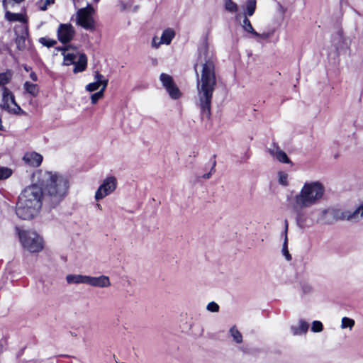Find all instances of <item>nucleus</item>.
<instances>
[{
  "instance_id": "obj_1",
  "label": "nucleus",
  "mask_w": 363,
  "mask_h": 363,
  "mask_svg": "<svg viewBox=\"0 0 363 363\" xmlns=\"http://www.w3.org/2000/svg\"><path fill=\"white\" fill-rule=\"evenodd\" d=\"M325 191V186L320 181H307L294 196H287L288 206L295 214L298 228L307 229L320 222L319 218H314L316 211L307 209L318 203L323 199Z\"/></svg>"
},
{
  "instance_id": "obj_2",
  "label": "nucleus",
  "mask_w": 363,
  "mask_h": 363,
  "mask_svg": "<svg viewBox=\"0 0 363 363\" xmlns=\"http://www.w3.org/2000/svg\"><path fill=\"white\" fill-rule=\"evenodd\" d=\"M212 52L206 44L199 48L198 63L201 66V77L197 82L198 97L202 111L209 114L211 98L216 83Z\"/></svg>"
},
{
  "instance_id": "obj_3",
  "label": "nucleus",
  "mask_w": 363,
  "mask_h": 363,
  "mask_svg": "<svg viewBox=\"0 0 363 363\" xmlns=\"http://www.w3.org/2000/svg\"><path fill=\"white\" fill-rule=\"evenodd\" d=\"M31 182H36L38 186L43 188L45 194L57 203L67 196L69 189V179L56 172L36 170L32 174Z\"/></svg>"
},
{
  "instance_id": "obj_4",
  "label": "nucleus",
  "mask_w": 363,
  "mask_h": 363,
  "mask_svg": "<svg viewBox=\"0 0 363 363\" xmlns=\"http://www.w3.org/2000/svg\"><path fill=\"white\" fill-rule=\"evenodd\" d=\"M43 191L36 182L26 186L21 193L16 213L23 220H30L37 216L42 207Z\"/></svg>"
},
{
  "instance_id": "obj_5",
  "label": "nucleus",
  "mask_w": 363,
  "mask_h": 363,
  "mask_svg": "<svg viewBox=\"0 0 363 363\" xmlns=\"http://www.w3.org/2000/svg\"><path fill=\"white\" fill-rule=\"evenodd\" d=\"M19 241L23 249L30 253H39L44 249L45 242L43 237L36 231L30 229L16 228Z\"/></svg>"
},
{
  "instance_id": "obj_6",
  "label": "nucleus",
  "mask_w": 363,
  "mask_h": 363,
  "mask_svg": "<svg viewBox=\"0 0 363 363\" xmlns=\"http://www.w3.org/2000/svg\"><path fill=\"white\" fill-rule=\"evenodd\" d=\"M62 51V55L64 57L63 65L69 66L74 65V72H83L87 65V57L85 54L81 53L77 50L69 51L67 48L60 49Z\"/></svg>"
},
{
  "instance_id": "obj_7",
  "label": "nucleus",
  "mask_w": 363,
  "mask_h": 363,
  "mask_svg": "<svg viewBox=\"0 0 363 363\" xmlns=\"http://www.w3.org/2000/svg\"><path fill=\"white\" fill-rule=\"evenodd\" d=\"M118 181L116 177L108 176L104 178L94 194L96 201L112 194L117 189Z\"/></svg>"
},
{
  "instance_id": "obj_8",
  "label": "nucleus",
  "mask_w": 363,
  "mask_h": 363,
  "mask_svg": "<svg viewBox=\"0 0 363 363\" xmlns=\"http://www.w3.org/2000/svg\"><path fill=\"white\" fill-rule=\"evenodd\" d=\"M94 9L89 5L79 9L76 13V23L86 30H94Z\"/></svg>"
},
{
  "instance_id": "obj_9",
  "label": "nucleus",
  "mask_w": 363,
  "mask_h": 363,
  "mask_svg": "<svg viewBox=\"0 0 363 363\" xmlns=\"http://www.w3.org/2000/svg\"><path fill=\"white\" fill-rule=\"evenodd\" d=\"M1 106L3 109L13 114H21L23 111L16 104L14 96L11 91L6 87L2 89V103Z\"/></svg>"
},
{
  "instance_id": "obj_10",
  "label": "nucleus",
  "mask_w": 363,
  "mask_h": 363,
  "mask_svg": "<svg viewBox=\"0 0 363 363\" xmlns=\"http://www.w3.org/2000/svg\"><path fill=\"white\" fill-rule=\"evenodd\" d=\"M333 216L336 220L358 222L363 218L362 209H359V207H357L354 211L340 209L334 210L333 211Z\"/></svg>"
},
{
  "instance_id": "obj_11",
  "label": "nucleus",
  "mask_w": 363,
  "mask_h": 363,
  "mask_svg": "<svg viewBox=\"0 0 363 363\" xmlns=\"http://www.w3.org/2000/svg\"><path fill=\"white\" fill-rule=\"evenodd\" d=\"M160 79L171 99L176 100L181 97L182 92L174 82L172 76L162 73L160 76Z\"/></svg>"
},
{
  "instance_id": "obj_12",
  "label": "nucleus",
  "mask_w": 363,
  "mask_h": 363,
  "mask_svg": "<svg viewBox=\"0 0 363 363\" xmlns=\"http://www.w3.org/2000/svg\"><path fill=\"white\" fill-rule=\"evenodd\" d=\"M56 33L58 40L61 43L65 44L74 39L76 30L71 23H60L57 28Z\"/></svg>"
},
{
  "instance_id": "obj_13",
  "label": "nucleus",
  "mask_w": 363,
  "mask_h": 363,
  "mask_svg": "<svg viewBox=\"0 0 363 363\" xmlns=\"http://www.w3.org/2000/svg\"><path fill=\"white\" fill-rule=\"evenodd\" d=\"M176 32L172 28H167L164 29L161 36H154L151 41V46L154 49H158L161 45H169L171 44L172 40L175 38Z\"/></svg>"
},
{
  "instance_id": "obj_14",
  "label": "nucleus",
  "mask_w": 363,
  "mask_h": 363,
  "mask_svg": "<svg viewBox=\"0 0 363 363\" xmlns=\"http://www.w3.org/2000/svg\"><path fill=\"white\" fill-rule=\"evenodd\" d=\"M95 81L86 85L85 89L89 92H93L98 89L104 91L107 87L108 80L101 74L96 72Z\"/></svg>"
},
{
  "instance_id": "obj_15",
  "label": "nucleus",
  "mask_w": 363,
  "mask_h": 363,
  "mask_svg": "<svg viewBox=\"0 0 363 363\" xmlns=\"http://www.w3.org/2000/svg\"><path fill=\"white\" fill-rule=\"evenodd\" d=\"M111 281L108 276L101 275L99 277L89 276L87 285L93 287L107 288L111 286Z\"/></svg>"
},
{
  "instance_id": "obj_16",
  "label": "nucleus",
  "mask_w": 363,
  "mask_h": 363,
  "mask_svg": "<svg viewBox=\"0 0 363 363\" xmlns=\"http://www.w3.org/2000/svg\"><path fill=\"white\" fill-rule=\"evenodd\" d=\"M268 152L273 158H275L281 163H291L286 154L277 145H273L269 147Z\"/></svg>"
},
{
  "instance_id": "obj_17",
  "label": "nucleus",
  "mask_w": 363,
  "mask_h": 363,
  "mask_svg": "<svg viewBox=\"0 0 363 363\" xmlns=\"http://www.w3.org/2000/svg\"><path fill=\"white\" fill-rule=\"evenodd\" d=\"M309 324L304 320L300 319L291 325L290 330L294 336L306 335L308 330Z\"/></svg>"
},
{
  "instance_id": "obj_18",
  "label": "nucleus",
  "mask_w": 363,
  "mask_h": 363,
  "mask_svg": "<svg viewBox=\"0 0 363 363\" xmlns=\"http://www.w3.org/2000/svg\"><path fill=\"white\" fill-rule=\"evenodd\" d=\"M43 159V156L36 152H26L23 157V160L25 163L35 167L41 164Z\"/></svg>"
},
{
  "instance_id": "obj_19",
  "label": "nucleus",
  "mask_w": 363,
  "mask_h": 363,
  "mask_svg": "<svg viewBox=\"0 0 363 363\" xmlns=\"http://www.w3.org/2000/svg\"><path fill=\"white\" fill-rule=\"evenodd\" d=\"M88 278V275L69 274L66 276L65 279L68 284H87Z\"/></svg>"
},
{
  "instance_id": "obj_20",
  "label": "nucleus",
  "mask_w": 363,
  "mask_h": 363,
  "mask_svg": "<svg viewBox=\"0 0 363 363\" xmlns=\"http://www.w3.org/2000/svg\"><path fill=\"white\" fill-rule=\"evenodd\" d=\"M256 6V0H247L245 4V8L244 9L243 16L247 17L252 16L255 11Z\"/></svg>"
},
{
  "instance_id": "obj_21",
  "label": "nucleus",
  "mask_w": 363,
  "mask_h": 363,
  "mask_svg": "<svg viewBox=\"0 0 363 363\" xmlns=\"http://www.w3.org/2000/svg\"><path fill=\"white\" fill-rule=\"evenodd\" d=\"M20 28L23 31V33H22V34L21 35H18V36L16 37V43L17 45V48L19 50H23L26 48L25 40H26V36L27 35V33H26V28L23 25V26H20Z\"/></svg>"
},
{
  "instance_id": "obj_22",
  "label": "nucleus",
  "mask_w": 363,
  "mask_h": 363,
  "mask_svg": "<svg viewBox=\"0 0 363 363\" xmlns=\"http://www.w3.org/2000/svg\"><path fill=\"white\" fill-rule=\"evenodd\" d=\"M23 88L28 94L33 97L37 96L39 93V88L36 84L26 82L23 84Z\"/></svg>"
},
{
  "instance_id": "obj_23",
  "label": "nucleus",
  "mask_w": 363,
  "mask_h": 363,
  "mask_svg": "<svg viewBox=\"0 0 363 363\" xmlns=\"http://www.w3.org/2000/svg\"><path fill=\"white\" fill-rule=\"evenodd\" d=\"M5 18L9 21H19L23 23L26 22V18L21 13H15L10 11H6L5 13Z\"/></svg>"
},
{
  "instance_id": "obj_24",
  "label": "nucleus",
  "mask_w": 363,
  "mask_h": 363,
  "mask_svg": "<svg viewBox=\"0 0 363 363\" xmlns=\"http://www.w3.org/2000/svg\"><path fill=\"white\" fill-rule=\"evenodd\" d=\"M287 229H288V223H287V221H286L285 231H284L285 237H284V243H283V245H282L281 252H282V255L284 256L286 259L287 261H290L291 259V255H290V253H289V252L288 250L287 234H286Z\"/></svg>"
},
{
  "instance_id": "obj_25",
  "label": "nucleus",
  "mask_w": 363,
  "mask_h": 363,
  "mask_svg": "<svg viewBox=\"0 0 363 363\" xmlns=\"http://www.w3.org/2000/svg\"><path fill=\"white\" fill-rule=\"evenodd\" d=\"M355 325V321L354 319L343 317L341 319L340 328L342 330L348 329L349 330H352Z\"/></svg>"
},
{
  "instance_id": "obj_26",
  "label": "nucleus",
  "mask_w": 363,
  "mask_h": 363,
  "mask_svg": "<svg viewBox=\"0 0 363 363\" xmlns=\"http://www.w3.org/2000/svg\"><path fill=\"white\" fill-rule=\"evenodd\" d=\"M278 182L282 186H288L289 185V174L284 171L277 172Z\"/></svg>"
},
{
  "instance_id": "obj_27",
  "label": "nucleus",
  "mask_w": 363,
  "mask_h": 363,
  "mask_svg": "<svg viewBox=\"0 0 363 363\" xmlns=\"http://www.w3.org/2000/svg\"><path fill=\"white\" fill-rule=\"evenodd\" d=\"M242 28H243V30L245 31L252 34V35H257L256 31L253 28V27L250 23V21L248 19L247 16H244V18H243L242 23Z\"/></svg>"
},
{
  "instance_id": "obj_28",
  "label": "nucleus",
  "mask_w": 363,
  "mask_h": 363,
  "mask_svg": "<svg viewBox=\"0 0 363 363\" xmlns=\"http://www.w3.org/2000/svg\"><path fill=\"white\" fill-rule=\"evenodd\" d=\"M13 76L11 70H7L5 72L0 73V86H4L10 82Z\"/></svg>"
},
{
  "instance_id": "obj_29",
  "label": "nucleus",
  "mask_w": 363,
  "mask_h": 363,
  "mask_svg": "<svg viewBox=\"0 0 363 363\" xmlns=\"http://www.w3.org/2000/svg\"><path fill=\"white\" fill-rule=\"evenodd\" d=\"M225 10L230 13H235L238 10V6L233 0H224Z\"/></svg>"
},
{
  "instance_id": "obj_30",
  "label": "nucleus",
  "mask_w": 363,
  "mask_h": 363,
  "mask_svg": "<svg viewBox=\"0 0 363 363\" xmlns=\"http://www.w3.org/2000/svg\"><path fill=\"white\" fill-rule=\"evenodd\" d=\"M230 333L233 337V340L237 343H241L242 342V334L238 331L237 328L233 327L230 329Z\"/></svg>"
},
{
  "instance_id": "obj_31",
  "label": "nucleus",
  "mask_w": 363,
  "mask_h": 363,
  "mask_svg": "<svg viewBox=\"0 0 363 363\" xmlns=\"http://www.w3.org/2000/svg\"><path fill=\"white\" fill-rule=\"evenodd\" d=\"M55 0H38L37 6L40 10L45 11L49 6L52 5L55 3Z\"/></svg>"
},
{
  "instance_id": "obj_32",
  "label": "nucleus",
  "mask_w": 363,
  "mask_h": 363,
  "mask_svg": "<svg viewBox=\"0 0 363 363\" xmlns=\"http://www.w3.org/2000/svg\"><path fill=\"white\" fill-rule=\"evenodd\" d=\"M39 42L44 46L51 48L54 46L57 41L49 38L43 37L39 39Z\"/></svg>"
},
{
  "instance_id": "obj_33",
  "label": "nucleus",
  "mask_w": 363,
  "mask_h": 363,
  "mask_svg": "<svg viewBox=\"0 0 363 363\" xmlns=\"http://www.w3.org/2000/svg\"><path fill=\"white\" fill-rule=\"evenodd\" d=\"M12 174V170L8 167L0 168V180L6 179L10 177Z\"/></svg>"
},
{
  "instance_id": "obj_34",
  "label": "nucleus",
  "mask_w": 363,
  "mask_h": 363,
  "mask_svg": "<svg viewBox=\"0 0 363 363\" xmlns=\"http://www.w3.org/2000/svg\"><path fill=\"white\" fill-rule=\"evenodd\" d=\"M323 330V323L319 320H314L312 323L311 331L313 333H320Z\"/></svg>"
},
{
  "instance_id": "obj_35",
  "label": "nucleus",
  "mask_w": 363,
  "mask_h": 363,
  "mask_svg": "<svg viewBox=\"0 0 363 363\" xmlns=\"http://www.w3.org/2000/svg\"><path fill=\"white\" fill-rule=\"evenodd\" d=\"M104 96V91H102V90H99L98 92H96L93 94L91 96V104H96L99 100L102 99Z\"/></svg>"
},
{
  "instance_id": "obj_36",
  "label": "nucleus",
  "mask_w": 363,
  "mask_h": 363,
  "mask_svg": "<svg viewBox=\"0 0 363 363\" xmlns=\"http://www.w3.org/2000/svg\"><path fill=\"white\" fill-rule=\"evenodd\" d=\"M256 34L257 35H253L252 36L254 38H257V40H267L269 39V38H271L273 35V32H267V33H259L256 31Z\"/></svg>"
},
{
  "instance_id": "obj_37",
  "label": "nucleus",
  "mask_w": 363,
  "mask_h": 363,
  "mask_svg": "<svg viewBox=\"0 0 363 363\" xmlns=\"http://www.w3.org/2000/svg\"><path fill=\"white\" fill-rule=\"evenodd\" d=\"M219 308H220V307H219L218 304L214 301H211V302L208 303V305L206 306V309L208 311L212 312V313L218 312Z\"/></svg>"
},
{
  "instance_id": "obj_38",
  "label": "nucleus",
  "mask_w": 363,
  "mask_h": 363,
  "mask_svg": "<svg viewBox=\"0 0 363 363\" xmlns=\"http://www.w3.org/2000/svg\"><path fill=\"white\" fill-rule=\"evenodd\" d=\"M121 6V9L123 10H125L130 9L132 5L131 0H119Z\"/></svg>"
},
{
  "instance_id": "obj_39",
  "label": "nucleus",
  "mask_w": 363,
  "mask_h": 363,
  "mask_svg": "<svg viewBox=\"0 0 363 363\" xmlns=\"http://www.w3.org/2000/svg\"><path fill=\"white\" fill-rule=\"evenodd\" d=\"M30 77L34 82H36L38 80V77L35 72H31L30 74Z\"/></svg>"
},
{
  "instance_id": "obj_40",
  "label": "nucleus",
  "mask_w": 363,
  "mask_h": 363,
  "mask_svg": "<svg viewBox=\"0 0 363 363\" xmlns=\"http://www.w3.org/2000/svg\"><path fill=\"white\" fill-rule=\"evenodd\" d=\"M329 210L328 209H323L321 211H320V214L323 216L326 214H328L329 213Z\"/></svg>"
},
{
  "instance_id": "obj_41",
  "label": "nucleus",
  "mask_w": 363,
  "mask_h": 363,
  "mask_svg": "<svg viewBox=\"0 0 363 363\" xmlns=\"http://www.w3.org/2000/svg\"><path fill=\"white\" fill-rule=\"evenodd\" d=\"M97 207H98L99 209H101V205H100V204H99V203L97 204Z\"/></svg>"
},
{
  "instance_id": "obj_42",
  "label": "nucleus",
  "mask_w": 363,
  "mask_h": 363,
  "mask_svg": "<svg viewBox=\"0 0 363 363\" xmlns=\"http://www.w3.org/2000/svg\"><path fill=\"white\" fill-rule=\"evenodd\" d=\"M95 1H99V0H94Z\"/></svg>"
}]
</instances>
